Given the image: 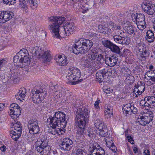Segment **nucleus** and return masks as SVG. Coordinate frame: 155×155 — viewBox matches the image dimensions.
Returning a JSON list of instances; mask_svg holds the SVG:
<instances>
[{
  "mask_svg": "<svg viewBox=\"0 0 155 155\" xmlns=\"http://www.w3.org/2000/svg\"><path fill=\"white\" fill-rule=\"evenodd\" d=\"M66 115L63 112L58 111L56 112L53 117H50L48 119L47 121L49 122V124L52 125V127L58 128L61 132L62 129L64 128L67 123L65 117Z\"/></svg>",
  "mask_w": 155,
  "mask_h": 155,
  "instance_id": "nucleus-1",
  "label": "nucleus"
},
{
  "mask_svg": "<svg viewBox=\"0 0 155 155\" xmlns=\"http://www.w3.org/2000/svg\"><path fill=\"white\" fill-rule=\"evenodd\" d=\"M76 124L77 128L85 129L86 124L88 121V110L80 106L75 112Z\"/></svg>",
  "mask_w": 155,
  "mask_h": 155,
  "instance_id": "nucleus-2",
  "label": "nucleus"
},
{
  "mask_svg": "<svg viewBox=\"0 0 155 155\" xmlns=\"http://www.w3.org/2000/svg\"><path fill=\"white\" fill-rule=\"evenodd\" d=\"M93 45V42L89 39L81 38L76 42L74 45L72 51L76 54H82L87 53Z\"/></svg>",
  "mask_w": 155,
  "mask_h": 155,
  "instance_id": "nucleus-3",
  "label": "nucleus"
},
{
  "mask_svg": "<svg viewBox=\"0 0 155 155\" xmlns=\"http://www.w3.org/2000/svg\"><path fill=\"white\" fill-rule=\"evenodd\" d=\"M51 25L48 26L49 29L52 30L54 37L59 38L60 36L59 33L60 25L65 21V18L61 17L52 16L49 18Z\"/></svg>",
  "mask_w": 155,
  "mask_h": 155,
  "instance_id": "nucleus-4",
  "label": "nucleus"
},
{
  "mask_svg": "<svg viewBox=\"0 0 155 155\" xmlns=\"http://www.w3.org/2000/svg\"><path fill=\"white\" fill-rule=\"evenodd\" d=\"M45 90L40 85L35 86L31 91L33 94L31 98L33 102L35 104L41 103L46 95Z\"/></svg>",
  "mask_w": 155,
  "mask_h": 155,
  "instance_id": "nucleus-5",
  "label": "nucleus"
},
{
  "mask_svg": "<svg viewBox=\"0 0 155 155\" xmlns=\"http://www.w3.org/2000/svg\"><path fill=\"white\" fill-rule=\"evenodd\" d=\"M80 76V70L75 67H71L69 69L66 78L68 80L71 81V84L75 85L82 81V79H79Z\"/></svg>",
  "mask_w": 155,
  "mask_h": 155,
  "instance_id": "nucleus-6",
  "label": "nucleus"
},
{
  "mask_svg": "<svg viewBox=\"0 0 155 155\" xmlns=\"http://www.w3.org/2000/svg\"><path fill=\"white\" fill-rule=\"evenodd\" d=\"M31 52L36 57L42 58L43 63L45 61L49 62L52 59L51 54L48 51H44L38 47L36 46L33 48Z\"/></svg>",
  "mask_w": 155,
  "mask_h": 155,
  "instance_id": "nucleus-7",
  "label": "nucleus"
},
{
  "mask_svg": "<svg viewBox=\"0 0 155 155\" xmlns=\"http://www.w3.org/2000/svg\"><path fill=\"white\" fill-rule=\"evenodd\" d=\"M22 52L19 51L17 54L14 57V62L15 63L19 62L21 63L22 65L20 64V65L22 67H24V70H25L26 73L28 72V65L29 60V57L27 55H21Z\"/></svg>",
  "mask_w": 155,
  "mask_h": 155,
  "instance_id": "nucleus-8",
  "label": "nucleus"
},
{
  "mask_svg": "<svg viewBox=\"0 0 155 155\" xmlns=\"http://www.w3.org/2000/svg\"><path fill=\"white\" fill-rule=\"evenodd\" d=\"M132 17L134 16L135 22L137 25L138 28L141 30H143L146 27V24L145 22V15L142 13H137L136 16L134 14L132 15Z\"/></svg>",
  "mask_w": 155,
  "mask_h": 155,
  "instance_id": "nucleus-9",
  "label": "nucleus"
},
{
  "mask_svg": "<svg viewBox=\"0 0 155 155\" xmlns=\"http://www.w3.org/2000/svg\"><path fill=\"white\" fill-rule=\"evenodd\" d=\"M14 130H12L10 134L12 138L15 141H17L21 136L22 132V126L19 122L14 124Z\"/></svg>",
  "mask_w": 155,
  "mask_h": 155,
  "instance_id": "nucleus-10",
  "label": "nucleus"
},
{
  "mask_svg": "<svg viewBox=\"0 0 155 155\" xmlns=\"http://www.w3.org/2000/svg\"><path fill=\"white\" fill-rule=\"evenodd\" d=\"M10 114L12 116L11 117L12 118L18 117L21 114V109L18 105L15 103H12L10 107Z\"/></svg>",
  "mask_w": 155,
  "mask_h": 155,
  "instance_id": "nucleus-11",
  "label": "nucleus"
},
{
  "mask_svg": "<svg viewBox=\"0 0 155 155\" xmlns=\"http://www.w3.org/2000/svg\"><path fill=\"white\" fill-rule=\"evenodd\" d=\"M122 33H120L121 35H116L113 36L114 40L115 42L120 44H128L130 43L129 38L126 36L122 35Z\"/></svg>",
  "mask_w": 155,
  "mask_h": 155,
  "instance_id": "nucleus-12",
  "label": "nucleus"
},
{
  "mask_svg": "<svg viewBox=\"0 0 155 155\" xmlns=\"http://www.w3.org/2000/svg\"><path fill=\"white\" fill-rule=\"evenodd\" d=\"M13 16V12L10 11L0 12V23H5L11 19Z\"/></svg>",
  "mask_w": 155,
  "mask_h": 155,
  "instance_id": "nucleus-13",
  "label": "nucleus"
},
{
  "mask_svg": "<svg viewBox=\"0 0 155 155\" xmlns=\"http://www.w3.org/2000/svg\"><path fill=\"white\" fill-rule=\"evenodd\" d=\"M141 7L144 12L149 15H152L155 12V6L154 5L145 2L142 3Z\"/></svg>",
  "mask_w": 155,
  "mask_h": 155,
  "instance_id": "nucleus-14",
  "label": "nucleus"
},
{
  "mask_svg": "<svg viewBox=\"0 0 155 155\" xmlns=\"http://www.w3.org/2000/svg\"><path fill=\"white\" fill-rule=\"evenodd\" d=\"M62 89L61 87L57 85H52L50 86L49 91L53 93L54 96L60 98L62 95Z\"/></svg>",
  "mask_w": 155,
  "mask_h": 155,
  "instance_id": "nucleus-15",
  "label": "nucleus"
},
{
  "mask_svg": "<svg viewBox=\"0 0 155 155\" xmlns=\"http://www.w3.org/2000/svg\"><path fill=\"white\" fill-rule=\"evenodd\" d=\"M72 141L70 138H64L63 139L62 143L60 145L61 149L69 151L72 148Z\"/></svg>",
  "mask_w": 155,
  "mask_h": 155,
  "instance_id": "nucleus-16",
  "label": "nucleus"
},
{
  "mask_svg": "<svg viewBox=\"0 0 155 155\" xmlns=\"http://www.w3.org/2000/svg\"><path fill=\"white\" fill-rule=\"evenodd\" d=\"M153 119V116L152 114L148 116H141L139 117L138 120L140 124L144 126L149 124Z\"/></svg>",
  "mask_w": 155,
  "mask_h": 155,
  "instance_id": "nucleus-17",
  "label": "nucleus"
},
{
  "mask_svg": "<svg viewBox=\"0 0 155 155\" xmlns=\"http://www.w3.org/2000/svg\"><path fill=\"white\" fill-rule=\"evenodd\" d=\"M108 71L107 68H105L101 71H99L96 74V79L100 80L98 81L100 83L102 82L105 81L104 79L106 78V74Z\"/></svg>",
  "mask_w": 155,
  "mask_h": 155,
  "instance_id": "nucleus-18",
  "label": "nucleus"
},
{
  "mask_svg": "<svg viewBox=\"0 0 155 155\" xmlns=\"http://www.w3.org/2000/svg\"><path fill=\"white\" fill-rule=\"evenodd\" d=\"M89 155H107L105 154V151L103 148L99 146L93 145L92 150L91 151Z\"/></svg>",
  "mask_w": 155,
  "mask_h": 155,
  "instance_id": "nucleus-19",
  "label": "nucleus"
},
{
  "mask_svg": "<svg viewBox=\"0 0 155 155\" xmlns=\"http://www.w3.org/2000/svg\"><path fill=\"white\" fill-rule=\"evenodd\" d=\"M30 134H34L38 133L39 127L37 121L35 120H32L30 123Z\"/></svg>",
  "mask_w": 155,
  "mask_h": 155,
  "instance_id": "nucleus-20",
  "label": "nucleus"
},
{
  "mask_svg": "<svg viewBox=\"0 0 155 155\" xmlns=\"http://www.w3.org/2000/svg\"><path fill=\"white\" fill-rule=\"evenodd\" d=\"M74 25L73 22H69L67 23L64 26L61 27L64 31L66 36H68L71 32L73 31L74 28Z\"/></svg>",
  "mask_w": 155,
  "mask_h": 155,
  "instance_id": "nucleus-21",
  "label": "nucleus"
},
{
  "mask_svg": "<svg viewBox=\"0 0 155 155\" xmlns=\"http://www.w3.org/2000/svg\"><path fill=\"white\" fill-rule=\"evenodd\" d=\"M54 59L58 64L60 66H65L68 63L67 58L64 55H58Z\"/></svg>",
  "mask_w": 155,
  "mask_h": 155,
  "instance_id": "nucleus-22",
  "label": "nucleus"
},
{
  "mask_svg": "<svg viewBox=\"0 0 155 155\" xmlns=\"http://www.w3.org/2000/svg\"><path fill=\"white\" fill-rule=\"evenodd\" d=\"M117 58L114 55L110 57H105V61L106 64L108 66L113 67L115 66L117 61Z\"/></svg>",
  "mask_w": 155,
  "mask_h": 155,
  "instance_id": "nucleus-23",
  "label": "nucleus"
},
{
  "mask_svg": "<svg viewBox=\"0 0 155 155\" xmlns=\"http://www.w3.org/2000/svg\"><path fill=\"white\" fill-rule=\"evenodd\" d=\"M99 31L100 32L109 34L110 31H112L110 30V27L106 23V24L100 25L98 26Z\"/></svg>",
  "mask_w": 155,
  "mask_h": 155,
  "instance_id": "nucleus-24",
  "label": "nucleus"
},
{
  "mask_svg": "<svg viewBox=\"0 0 155 155\" xmlns=\"http://www.w3.org/2000/svg\"><path fill=\"white\" fill-rule=\"evenodd\" d=\"M123 29L127 33L130 35L134 34L135 31V28L130 23L124 24Z\"/></svg>",
  "mask_w": 155,
  "mask_h": 155,
  "instance_id": "nucleus-25",
  "label": "nucleus"
},
{
  "mask_svg": "<svg viewBox=\"0 0 155 155\" xmlns=\"http://www.w3.org/2000/svg\"><path fill=\"white\" fill-rule=\"evenodd\" d=\"M91 52H89L87 58L89 60L93 61L94 60L97 55L98 50L94 48L91 50Z\"/></svg>",
  "mask_w": 155,
  "mask_h": 155,
  "instance_id": "nucleus-26",
  "label": "nucleus"
},
{
  "mask_svg": "<svg viewBox=\"0 0 155 155\" xmlns=\"http://www.w3.org/2000/svg\"><path fill=\"white\" fill-rule=\"evenodd\" d=\"M109 26L110 27V30H112L110 31V33H115V31L120 30L122 29V27L120 25L112 22L109 23Z\"/></svg>",
  "mask_w": 155,
  "mask_h": 155,
  "instance_id": "nucleus-27",
  "label": "nucleus"
},
{
  "mask_svg": "<svg viewBox=\"0 0 155 155\" xmlns=\"http://www.w3.org/2000/svg\"><path fill=\"white\" fill-rule=\"evenodd\" d=\"M110 49L112 51L117 54L119 56H120L122 55V53L120 51V48L115 44L113 43Z\"/></svg>",
  "mask_w": 155,
  "mask_h": 155,
  "instance_id": "nucleus-28",
  "label": "nucleus"
},
{
  "mask_svg": "<svg viewBox=\"0 0 155 155\" xmlns=\"http://www.w3.org/2000/svg\"><path fill=\"white\" fill-rule=\"evenodd\" d=\"M146 39L148 42H153L154 40V36L153 31L150 30H148L146 33Z\"/></svg>",
  "mask_w": 155,
  "mask_h": 155,
  "instance_id": "nucleus-29",
  "label": "nucleus"
},
{
  "mask_svg": "<svg viewBox=\"0 0 155 155\" xmlns=\"http://www.w3.org/2000/svg\"><path fill=\"white\" fill-rule=\"evenodd\" d=\"M131 106L130 104H126L124 107H123V112L124 114H125L126 115L127 114L130 115L131 114Z\"/></svg>",
  "mask_w": 155,
  "mask_h": 155,
  "instance_id": "nucleus-30",
  "label": "nucleus"
},
{
  "mask_svg": "<svg viewBox=\"0 0 155 155\" xmlns=\"http://www.w3.org/2000/svg\"><path fill=\"white\" fill-rule=\"evenodd\" d=\"M72 2L74 3V8L76 10H80L81 9V7L82 5V3L83 1L82 0H71Z\"/></svg>",
  "mask_w": 155,
  "mask_h": 155,
  "instance_id": "nucleus-31",
  "label": "nucleus"
},
{
  "mask_svg": "<svg viewBox=\"0 0 155 155\" xmlns=\"http://www.w3.org/2000/svg\"><path fill=\"white\" fill-rule=\"evenodd\" d=\"M113 110L110 107H107L105 109V114L106 117L107 118H110L113 116Z\"/></svg>",
  "mask_w": 155,
  "mask_h": 155,
  "instance_id": "nucleus-32",
  "label": "nucleus"
},
{
  "mask_svg": "<svg viewBox=\"0 0 155 155\" xmlns=\"http://www.w3.org/2000/svg\"><path fill=\"white\" fill-rule=\"evenodd\" d=\"M100 131L99 135L101 137H104L108 135V130L107 128V126L105 125L102 127V129L101 130H98Z\"/></svg>",
  "mask_w": 155,
  "mask_h": 155,
  "instance_id": "nucleus-33",
  "label": "nucleus"
},
{
  "mask_svg": "<svg viewBox=\"0 0 155 155\" xmlns=\"http://www.w3.org/2000/svg\"><path fill=\"white\" fill-rule=\"evenodd\" d=\"M76 153L72 152L71 155H87L86 151L80 148L75 149Z\"/></svg>",
  "mask_w": 155,
  "mask_h": 155,
  "instance_id": "nucleus-34",
  "label": "nucleus"
},
{
  "mask_svg": "<svg viewBox=\"0 0 155 155\" xmlns=\"http://www.w3.org/2000/svg\"><path fill=\"white\" fill-rule=\"evenodd\" d=\"M140 55L142 58L144 60H145L146 57H149V50L145 48V49H143V52L140 53Z\"/></svg>",
  "mask_w": 155,
  "mask_h": 155,
  "instance_id": "nucleus-35",
  "label": "nucleus"
},
{
  "mask_svg": "<svg viewBox=\"0 0 155 155\" xmlns=\"http://www.w3.org/2000/svg\"><path fill=\"white\" fill-rule=\"evenodd\" d=\"M94 124L95 127L98 130H101L102 129V127H103L105 125L104 123L101 122L100 120L97 119L94 121Z\"/></svg>",
  "mask_w": 155,
  "mask_h": 155,
  "instance_id": "nucleus-36",
  "label": "nucleus"
},
{
  "mask_svg": "<svg viewBox=\"0 0 155 155\" xmlns=\"http://www.w3.org/2000/svg\"><path fill=\"white\" fill-rule=\"evenodd\" d=\"M137 46L138 48V51L140 53L141 52H143V49H145V48H146V46L143 42L138 43Z\"/></svg>",
  "mask_w": 155,
  "mask_h": 155,
  "instance_id": "nucleus-37",
  "label": "nucleus"
},
{
  "mask_svg": "<svg viewBox=\"0 0 155 155\" xmlns=\"http://www.w3.org/2000/svg\"><path fill=\"white\" fill-rule=\"evenodd\" d=\"M81 8V9H80L79 10L83 13L86 12L89 8H91L88 5L87 3L82 5Z\"/></svg>",
  "mask_w": 155,
  "mask_h": 155,
  "instance_id": "nucleus-38",
  "label": "nucleus"
},
{
  "mask_svg": "<svg viewBox=\"0 0 155 155\" xmlns=\"http://www.w3.org/2000/svg\"><path fill=\"white\" fill-rule=\"evenodd\" d=\"M77 134L79 136L82 137L84 136V134L86 133V130L85 129L77 128Z\"/></svg>",
  "mask_w": 155,
  "mask_h": 155,
  "instance_id": "nucleus-39",
  "label": "nucleus"
},
{
  "mask_svg": "<svg viewBox=\"0 0 155 155\" xmlns=\"http://www.w3.org/2000/svg\"><path fill=\"white\" fill-rule=\"evenodd\" d=\"M51 150V149L49 147H43L41 153V155H48Z\"/></svg>",
  "mask_w": 155,
  "mask_h": 155,
  "instance_id": "nucleus-40",
  "label": "nucleus"
},
{
  "mask_svg": "<svg viewBox=\"0 0 155 155\" xmlns=\"http://www.w3.org/2000/svg\"><path fill=\"white\" fill-rule=\"evenodd\" d=\"M28 0H19V5H21V6L25 9H27L28 8L27 6L26 5V2H28Z\"/></svg>",
  "mask_w": 155,
  "mask_h": 155,
  "instance_id": "nucleus-41",
  "label": "nucleus"
},
{
  "mask_svg": "<svg viewBox=\"0 0 155 155\" xmlns=\"http://www.w3.org/2000/svg\"><path fill=\"white\" fill-rule=\"evenodd\" d=\"M102 44L106 47L108 48L109 49L110 48L113 43L107 40H104L102 42Z\"/></svg>",
  "mask_w": 155,
  "mask_h": 155,
  "instance_id": "nucleus-42",
  "label": "nucleus"
},
{
  "mask_svg": "<svg viewBox=\"0 0 155 155\" xmlns=\"http://www.w3.org/2000/svg\"><path fill=\"white\" fill-rule=\"evenodd\" d=\"M48 142L45 141V142H40L39 140H38L36 142L35 145H40V146H41V147H49L48 146Z\"/></svg>",
  "mask_w": 155,
  "mask_h": 155,
  "instance_id": "nucleus-43",
  "label": "nucleus"
},
{
  "mask_svg": "<svg viewBox=\"0 0 155 155\" xmlns=\"http://www.w3.org/2000/svg\"><path fill=\"white\" fill-rule=\"evenodd\" d=\"M21 91L20 92H18V94L15 95V97L17 99L20 100L21 101L23 100L25 97L24 94L22 95L21 94Z\"/></svg>",
  "mask_w": 155,
  "mask_h": 155,
  "instance_id": "nucleus-44",
  "label": "nucleus"
},
{
  "mask_svg": "<svg viewBox=\"0 0 155 155\" xmlns=\"http://www.w3.org/2000/svg\"><path fill=\"white\" fill-rule=\"evenodd\" d=\"M134 87H137V89L139 91H140V92H141V93H140V94H141L142 93L144 92L145 89V86L142 85L136 84L135 85Z\"/></svg>",
  "mask_w": 155,
  "mask_h": 155,
  "instance_id": "nucleus-45",
  "label": "nucleus"
},
{
  "mask_svg": "<svg viewBox=\"0 0 155 155\" xmlns=\"http://www.w3.org/2000/svg\"><path fill=\"white\" fill-rule=\"evenodd\" d=\"M3 2L5 4L10 5H14L16 3V0H2Z\"/></svg>",
  "mask_w": 155,
  "mask_h": 155,
  "instance_id": "nucleus-46",
  "label": "nucleus"
},
{
  "mask_svg": "<svg viewBox=\"0 0 155 155\" xmlns=\"http://www.w3.org/2000/svg\"><path fill=\"white\" fill-rule=\"evenodd\" d=\"M30 4L31 5L30 6L32 8H36L38 5L36 0H30Z\"/></svg>",
  "mask_w": 155,
  "mask_h": 155,
  "instance_id": "nucleus-47",
  "label": "nucleus"
},
{
  "mask_svg": "<svg viewBox=\"0 0 155 155\" xmlns=\"http://www.w3.org/2000/svg\"><path fill=\"white\" fill-rule=\"evenodd\" d=\"M6 62L7 61L5 59H0V69L5 66Z\"/></svg>",
  "mask_w": 155,
  "mask_h": 155,
  "instance_id": "nucleus-48",
  "label": "nucleus"
},
{
  "mask_svg": "<svg viewBox=\"0 0 155 155\" xmlns=\"http://www.w3.org/2000/svg\"><path fill=\"white\" fill-rule=\"evenodd\" d=\"M40 142H48V140L47 138V136L46 135H42L41 136L40 139H39Z\"/></svg>",
  "mask_w": 155,
  "mask_h": 155,
  "instance_id": "nucleus-49",
  "label": "nucleus"
},
{
  "mask_svg": "<svg viewBox=\"0 0 155 155\" xmlns=\"http://www.w3.org/2000/svg\"><path fill=\"white\" fill-rule=\"evenodd\" d=\"M105 141L106 144L107 146L109 148L110 147V146H111L113 144H114V143L112 140H108L107 139H106Z\"/></svg>",
  "mask_w": 155,
  "mask_h": 155,
  "instance_id": "nucleus-50",
  "label": "nucleus"
},
{
  "mask_svg": "<svg viewBox=\"0 0 155 155\" xmlns=\"http://www.w3.org/2000/svg\"><path fill=\"white\" fill-rule=\"evenodd\" d=\"M149 97H145V101H147L148 103L150 104V106H151V107H152L153 106V103L152 101H151L150 100V99H149Z\"/></svg>",
  "mask_w": 155,
  "mask_h": 155,
  "instance_id": "nucleus-51",
  "label": "nucleus"
},
{
  "mask_svg": "<svg viewBox=\"0 0 155 155\" xmlns=\"http://www.w3.org/2000/svg\"><path fill=\"white\" fill-rule=\"evenodd\" d=\"M51 126H51L53 128V130L49 132V133L50 134L53 135H56L57 134H58V131L55 130V129L56 128H54L53 127Z\"/></svg>",
  "mask_w": 155,
  "mask_h": 155,
  "instance_id": "nucleus-52",
  "label": "nucleus"
},
{
  "mask_svg": "<svg viewBox=\"0 0 155 155\" xmlns=\"http://www.w3.org/2000/svg\"><path fill=\"white\" fill-rule=\"evenodd\" d=\"M10 79L12 80L13 82L15 83L17 82L18 81V79L16 75H12L10 78Z\"/></svg>",
  "mask_w": 155,
  "mask_h": 155,
  "instance_id": "nucleus-53",
  "label": "nucleus"
},
{
  "mask_svg": "<svg viewBox=\"0 0 155 155\" xmlns=\"http://www.w3.org/2000/svg\"><path fill=\"white\" fill-rule=\"evenodd\" d=\"M109 72L111 74L110 75L112 76H113L115 75V74H117V71L114 68H113L111 69L110 71Z\"/></svg>",
  "mask_w": 155,
  "mask_h": 155,
  "instance_id": "nucleus-54",
  "label": "nucleus"
},
{
  "mask_svg": "<svg viewBox=\"0 0 155 155\" xmlns=\"http://www.w3.org/2000/svg\"><path fill=\"white\" fill-rule=\"evenodd\" d=\"M147 74L150 75V76H154L155 75V70L149 71L146 73V75L147 76Z\"/></svg>",
  "mask_w": 155,
  "mask_h": 155,
  "instance_id": "nucleus-55",
  "label": "nucleus"
},
{
  "mask_svg": "<svg viewBox=\"0 0 155 155\" xmlns=\"http://www.w3.org/2000/svg\"><path fill=\"white\" fill-rule=\"evenodd\" d=\"M36 145H35V149H37V151L41 153V150H42L43 147H41V146L40 145H38L37 147H36Z\"/></svg>",
  "mask_w": 155,
  "mask_h": 155,
  "instance_id": "nucleus-56",
  "label": "nucleus"
},
{
  "mask_svg": "<svg viewBox=\"0 0 155 155\" xmlns=\"http://www.w3.org/2000/svg\"><path fill=\"white\" fill-rule=\"evenodd\" d=\"M131 113L134 114H137V109L134 106H131Z\"/></svg>",
  "mask_w": 155,
  "mask_h": 155,
  "instance_id": "nucleus-57",
  "label": "nucleus"
},
{
  "mask_svg": "<svg viewBox=\"0 0 155 155\" xmlns=\"http://www.w3.org/2000/svg\"><path fill=\"white\" fill-rule=\"evenodd\" d=\"M147 77H148V78H147V80H151L153 82H155V75L154 76H150V75L149 74H147Z\"/></svg>",
  "mask_w": 155,
  "mask_h": 155,
  "instance_id": "nucleus-58",
  "label": "nucleus"
},
{
  "mask_svg": "<svg viewBox=\"0 0 155 155\" xmlns=\"http://www.w3.org/2000/svg\"><path fill=\"white\" fill-rule=\"evenodd\" d=\"M127 138L129 142H130L132 144H134V141L131 136H128L127 137Z\"/></svg>",
  "mask_w": 155,
  "mask_h": 155,
  "instance_id": "nucleus-59",
  "label": "nucleus"
},
{
  "mask_svg": "<svg viewBox=\"0 0 155 155\" xmlns=\"http://www.w3.org/2000/svg\"><path fill=\"white\" fill-rule=\"evenodd\" d=\"M137 88V87H134L133 92L135 93L136 94V93H137L138 95H140L141 92H140V91H139Z\"/></svg>",
  "mask_w": 155,
  "mask_h": 155,
  "instance_id": "nucleus-60",
  "label": "nucleus"
},
{
  "mask_svg": "<svg viewBox=\"0 0 155 155\" xmlns=\"http://www.w3.org/2000/svg\"><path fill=\"white\" fill-rule=\"evenodd\" d=\"M86 135H87V136L91 138L94 136V133L93 132H88L87 133H85Z\"/></svg>",
  "mask_w": 155,
  "mask_h": 155,
  "instance_id": "nucleus-61",
  "label": "nucleus"
},
{
  "mask_svg": "<svg viewBox=\"0 0 155 155\" xmlns=\"http://www.w3.org/2000/svg\"><path fill=\"white\" fill-rule=\"evenodd\" d=\"M100 101L99 100L96 101L94 104V107L97 109H98L99 107V104L100 103Z\"/></svg>",
  "mask_w": 155,
  "mask_h": 155,
  "instance_id": "nucleus-62",
  "label": "nucleus"
},
{
  "mask_svg": "<svg viewBox=\"0 0 155 155\" xmlns=\"http://www.w3.org/2000/svg\"><path fill=\"white\" fill-rule=\"evenodd\" d=\"M143 106L145 107V108L147 110H148V108H152L151 106H150V104L148 103L147 101H146L144 104H143Z\"/></svg>",
  "mask_w": 155,
  "mask_h": 155,
  "instance_id": "nucleus-63",
  "label": "nucleus"
},
{
  "mask_svg": "<svg viewBox=\"0 0 155 155\" xmlns=\"http://www.w3.org/2000/svg\"><path fill=\"white\" fill-rule=\"evenodd\" d=\"M109 148H110V149L112 150L114 152H116L117 151L116 147L114 146V144H113V145H112L111 146H110V147Z\"/></svg>",
  "mask_w": 155,
  "mask_h": 155,
  "instance_id": "nucleus-64",
  "label": "nucleus"
}]
</instances>
